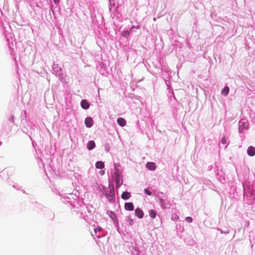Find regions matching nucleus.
<instances>
[{
	"label": "nucleus",
	"mask_w": 255,
	"mask_h": 255,
	"mask_svg": "<svg viewBox=\"0 0 255 255\" xmlns=\"http://www.w3.org/2000/svg\"><path fill=\"white\" fill-rule=\"evenodd\" d=\"M126 221L128 223L129 226H132L133 225V221L132 219H130L129 217H127Z\"/></svg>",
	"instance_id": "393cba45"
},
{
	"label": "nucleus",
	"mask_w": 255,
	"mask_h": 255,
	"mask_svg": "<svg viewBox=\"0 0 255 255\" xmlns=\"http://www.w3.org/2000/svg\"><path fill=\"white\" fill-rule=\"evenodd\" d=\"M146 167L151 170L153 171L156 169L155 163L152 162H148L146 164Z\"/></svg>",
	"instance_id": "f8f14e48"
},
{
	"label": "nucleus",
	"mask_w": 255,
	"mask_h": 255,
	"mask_svg": "<svg viewBox=\"0 0 255 255\" xmlns=\"http://www.w3.org/2000/svg\"><path fill=\"white\" fill-rule=\"evenodd\" d=\"M248 155L253 156L255 155V147L252 146H250L247 150Z\"/></svg>",
	"instance_id": "9b49d317"
},
{
	"label": "nucleus",
	"mask_w": 255,
	"mask_h": 255,
	"mask_svg": "<svg viewBox=\"0 0 255 255\" xmlns=\"http://www.w3.org/2000/svg\"><path fill=\"white\" fill-rule=\"evenodd\" d=\"M53 192H55L56 194L59 195L61 197V198L63 197V195L61 194L60 192H59V191L57 189H55V190H53Z\"/></svg>",
	"instance_id": "cd10ccee"
},
{
	"label": "nucleus",
	"mask_w": 255,
	"mask_h": 255,
	"mask_svg": "<svg viewBox=\"0 0 255 255\" xmlns=\"http://www.w3.org/2000/svg\"><path fill=\"white\" fill-rule=\"evenodd\" d=\"M110 5H109V10H110V11H111V10H112V5H114H114H115V3L112 4V2H111V0H110Z\"/></svg>",
	"instance_id": "2f4dec72"
},
{
	"label": "nucleus",
	"mask_w": 255,
	"mask_h": 255,
	"mask_svg": "<svg viewBox=\"0 0 255 255\" xmlns=\"http://www.w3.org/2000/svg\"><path fill=\"white\" fill-rule=\"evenodd\" d=\"M251 196L252 199H248V200H247V198L246 199V202L249 205L253 204V200H255V195L251 194Z\"/></svg>",
	"instance_id": "412c9836"
},
{
	"label": "nucleus",
	"mask_w": 255,
	"mask_h": 255,
	"mask_svg": "<svg viewBox=\"0 0 255 255\" xmlns=\"http://www.w3.org/2000/svg\"><path fill=\"white\" fill-rule=\"evenodd\" d=\"M185 221L188 223H191L193 221L192 218L190 217H187L185 218Z\"/></svg>",
	"instance_id": "a878e982"
},
{
	"label": "nucleus",
	"mask_w": 255,
	"mask_h": 255,
	"mask_svg": "<svg viewBox=\"0 0 255 255\" xmlns=\"http://www.w3.org/2000/svg\"><path fill=\"white\" fill-rule=\"evenodd\" d=\"M159 203L160 204L161 207L163 209H165L166 208H167V205L166 203V201L163 199H159Z\"/></svg>",
	"instance_id": "4be33fe9"
},
{
	"label": "nucleus",
	"mask_w": 255,
	"mask_h": 255,
	"mask_svg": "<svg viewBox=\"0 0 255 255\" xmlns=\"http://www.w3.org/2000/svg\"><path fill=\"white\" fill-rule=\"evenodd\" d=\"M117 123L120 126L123 127L126 124V121L123 118H118L117 119Z\"/></svg>",
	"instance_id": "dca6fc26"
},
{
	"label": "nucleus",
	"mask_w": 255,
	"mask_h": 255,
	"mask_svg": "<svg viewBox=\"0 0 255 255\" xmlns=\"http://www.w3.org/2000/svg\"><path fill=\"white\" fill-rule=\"evenodd\" d=\"M135 215L139 219H142L143 217L144 214L143 211L138 208L135 210Z\"/></svg>",
	"instance_id": "9d476101"
},
{
	"label": "nucleus",
	"mask_w": 255,
	"mask_h": 255,
	"mask_svg": "<svg viewBox=\"0 0 255 255\" xmlns=\"http://www.w3.org/2000/svg\"><path fill=\"white\" fill-rule=\"evenodd\" d=\"M93 120L90 117H87L85 119V124L87 128H90L93 125Z\"/></svg>",
	"instance_id": "6e6552de"
},
{
	"label": "nucleus",
	"mask_w": 255,
	"mask_h": 255,
	"mask_svg": "<svg viewBox=\"0 0 255 255\" xmlns=\"http://www.w3.org/2000/svg\"><path fill=\"white\" fill-rule=\"evenodd\" d=\"M239 132L240 133H242L244 130H248L249 129V123L247 119H241L239 122Z\"/></svg>",
	"instance_id": "20e7f679"
},
{
	"label": "nucleus",
	"mask_w": 255,
	"mask_h": 255,
	"mask_svg": "<svg viewBox=\"0 0 255 255\" xmlns=\"http://www.w3.org/2000/svg\"><path fill=\"white\" fill-rule=\"evenodd\" d=\"M81 107L85 110H87L89 108L90 104L86 100H82L81 102Z\"/></svg>",
	"instance_id": "2eb2a0df"
},
{
	"label": "nucleus",
	"mask_w": 255,
	"mask_h": 255,
	"mask_svg": "<svg viewBox=\"0 0 255 255\" xmlns=\"http://www.w3.org/2000/svg\"><path fill=\"white\" fill-rule=\"evenodd\" d=\"M110 5H109V10H110V11H111V10H112V5H114H114H115V3L112 4V2H111V0H110Z\"/></svg>",
	"instance_id": "72a5a7b5"
},
{
	"label": "nucleus",
	"mask_w": 255,
	"mask_h": 255,
	"mask_svg": "<svg viewBox=\"0 0 255 255\" xmlns=\"http://www.w3.org/2000/svg\"><path fill=\"white\" fill-rule=\"evenodd\" d=\"M229 91V87L228 86H225L221 91L222 95L226 97L228 95Z\"/></svg>",
	"instance_id": "6ab92c4d"
},
{
	"label": "nucleus",
	"mask_w": 255,
	"mask_h": 255,
	"mask_svg": "<svg viewBox=\"0 0 255 255\" xmlns=\"http://www.w3.org/2000/svg\"><path fill=\"white\" fill-rule=\"evenodd\" d=\"M52 73L58 77L61 81L64 82V73L62 68L55 62L52 65Z\"/></svg>",
	"instance_id": "f03ea898"
},
{
	"label": "nucleus",
	"mask_w": 255,
	"mask_h": 255,
	"mask_svg": "<svg viewBox=\"0 0 255 255\" xmlns=\"http://www.w3.org/2000/svg\"><path fill=\"white\" fill-rule=\"evenodd\" d=\"M95 166L97 169H102L104 168L105 164L103 161H98L95 163Z\"/></svg>",
	"instance_id": "f3484780"
},
{
	"label": "nucleus",
	"mask_w": 255,
	"mask_h": 255,
	"mask_svg": "<svg viewBox=\"0 0 255 255\" xmlns=\"http://www.w3.org/2000/svg\"><path fill=\"white\" fill-rule=\"evenodd\" d=\"M100 174H101V175H104V174H105V171H103H103H100Z\"/></svg>",
	"instance_id": "e433bc0d"
},
{
	"label": "nucleus",
	"mask_w": 255,
	"mask_h": 255,
	"mask_svg": "<svg viewBox=\"0 0 255 255\" xmlns=\"http://www.w3.org/2000/svg\"><path fill=\"white\" fill-rule=\"evenodd\" d=\"M122 36L125 38H128L129 35V32L128 30H125L122 32Z\"/></svg>",
	"instance_id": "b1692460"
},
{
	"label": "nucleus",
	"mask_w": 255,
	"mask_h": 255,
	"mask_svg": "<svg viewBox=\"0 0 255 255\" xmlns=\"http://www.w3.org/2000/svg\"><path fill=\"white\" fill-rule=\"evenodd\" d=\"M113 175H122V166L119 163H115Z\"/></svg>",
	"instance_id": "0eeeda50"
},
{
	"label": "nucleus",
	"mask_w": 255,
	"mask_h": 255,
	"mask_svg": "<svg viewBox=\"0 0 255 255\" xmlns=\"http://www.w3.org/2000/svg\"><path fill=\"white\" fill-rule=\"evenodd\" d=\"M107 213L108 215L110 217V218L113 220V222L114 223L117 231L119 234H121V231L119 225V221L116 217L114 212L109 210L107 211Z\"/></svg>",
	"instance_id": "39448f33"
},
{
	"label": "nucleus",
	"mask_w": 255,
	"mask_h": 255,
	"mask_svg": "<svg viewBox=\"0 0 255 255\" xmlns=\"http://www.w3.org/2000/svg\"><path fill=\"white\" fill-rule=\"evenodd\" d=\"M144 193L147 195L150 196L151 195V192L148 189L146 188L144 190Z\"/></svg>",
	"instance_id": "bb28decb"
},
{
	"label": "nucleus",
	"mask_w": 255,
	"mask_h": 255,
	"mask_svg": "<svg viewBox=\"0 0 255 255\" xmlns=\"http://www.w3.org/2000/svg\"><path fill=\"white\" fill-rule=\"evenodd\" d=\"M218 230L220 231L221 233H222V234H225L227 235V234H228L229 233V231H223L221 229H218Z\"/></svg>",
	"instance_id": "c85d7f7f"
},
{
	"label": "nucleus",
	"mask_w": 255,
	"mask_h": 255,
	"mask_svg": "<svg viewBox=\"0 0 255 255\" xmlns=\"http://www.w3.org/2000/svg\"><path fill=\"white\" fill-rule=\"evenodd\" d=\"M63 199V202H66L67 203H69L72 206H73L74 211L76 213V214L79 216V217L84 218L83 215V211L85 210V206L84 205H79V206L76 207L74 204H73V202L72 200H75V198H74V195L72 194H69L68 196H65L64 195L62 198H60L61 200Z\"/></svg>",
	"instance_id": "f257e3e1"
},
{
	"label": "nucleus",
	"mask_w": 255,
	"mask_h": 255,
	"mask_svg": "<svg viewBox=\"0 0 255 255\" xmlns=\"http://www.w3.org/2000/svg\"><path fill=\"white\" fill-rule=\"evenodd\" d=\"M105 196L110 203H112L115 202L116 197L113 185L109 186V193H106Z\"/></svg>",
	"instance_id": "7ed1b4c3"
},
{
	"label": "nucleus",
	"mask_w": 255,
	"mask_h": 255,
	"mask_svg": "<svg viewBox=\"0 0 255 255\" xmlns=\"http://www.w3.org/2000/svg\"><path fill=\"white\" fill-rule=\"evenodd\" d=\"M13 188L16 189L17 190H19L20 188V187L19 186V185L15 184L13 185Z\"/></svg>",
	"instance_id": "f704fd0d"
},
{
	"label": "nucleus",
	"mask_w": 255,
	"mask_h": 255,
	"mask_svg": "<svg viewBox=\"0 0 255 255\" xmlns=\"http://www.w3.org/2000/svg\"><path fill=\"white\" fill-rule=\"evenodd\" d=\"M125 209L127 211H133L134 210V205L131 202H126L125 203Z\"/></svg>",
	"instance_id": "1a4fd4ad"
},
{
	"label": "nucleus",
	"mask_w": 255,
	"mask_h": 255,
	"mask_svg": "<svg viewBox=\"0 0 255 255\" xmlns=\"http://www.w3.org/2000/svg\"><path fill=\"white\" fill-rule=\"evenodd\" d=\"M221 142L222 144H225L227 142V140L225 137H223L222 138Z\"/></svg>",
	"instance_id": "c756f323"
},
{
	"label": "nucleus",
	"mask_w": 255,
	"mask_h": 255,
	"mask_svg": "<svg viewBox=\"0 0 255 255\" xmlns=\"http://www.w3.org/2000/svg\"><path fill=\"white\" fill-rule=\"evenodd\" d=\"M149 215L151 218L154 219L156 217V213L154 210L151 209L149 211Z\"/></svg>",
	"instance_id": "5701e85b"
},
{
	"label": "nucleus",
	"mask_w": 255,
	"mask_h": 255,
	"mask_svg": "<svg viewBox=\"0 0 255 255\" xmlns=\"http://www.w3.org/2000/svg\"><path fill=\"white\" fill-rule=\"evenodd\" d=\"M9 121H11L12 123H14V116L11 115L9 119Z\"/></svg>",
	"instance_id": "7c9ffc66"
},
{
	"label": "nucleus",
	"mask_w": 255,
	"mask_h": 255,
	"mask_svg": "<svg viewBox=\"0 0 255 255\" xmlns=\"http://www.w3.org/2000/svg\"><path fill=\"white\" fill-rule=\"evenodd\" d=\"M110 5H109V10H110V11H111V10H112V5H114H114H115V3L112 4V2H111V0H110Z\"/></svg>",
	"instance_id": "473e14b6"
},
{
	"label": "nucleus",
	"mask_w": 255,
	"mask_h": 255,
	"mask_svg": "<svg viewBox=\"0 0 255 255\" xmlns=\"http://www.w3.org/2000/svg\"><path fill=\"white\" fill-rule=\"evenodd\" d=\"M60 0H53V1L56 4V3H58L59 2Z\"/></svg>",
	"instance_id": "c9c22d12"
},
{
	"label": "nucleus",
	"mask_w": 255,
	"mask_h": 255,
	"mask_svg": "<svg viewBox=\"0 0 255 255\" xmlns=\"http://www.w3.org/2000/svg\"><path fill=\"white\" fill-rule=\"evenodd\" d=\"M122 175H113L112 178L116 182V188H119L123 183Z\"/></svg>",
	"instance_id": "423d86ee"
},
{
	"label": "nucleus",
	"mask_w": 255,
	"mask_h": 255,
	"mask_svg": "<svg viewBox=\"0 0 255 255\" xmlns=\"http://www.w3.org/2000/svg\"><path fill=\"white\" fill-rule=\"evenodd\" d=\"M96 146V143L94 140H90L87 144V148L89 150L93 149Z\"/></svg>",
	"instance_id": "4468645a"
},
{
	"label": "nucleus",
	"mask_w": 255,
	"mask_h": 255,
	"mask_svg": "<svg viewBox=\"0 0 255 255\" xmlns=\"http://www.w3.org/2000/svg\"><path fill=\"white\" fill-rule=\"evenodd\" d=\"M97 235H104L102 233H97Z\"/></svg>",
	"instance_id": "58836bf2"
},
{
	"label": "nucleus",
	"mask_w": 255,
	"mask_h": 255,
	"mask_svg": "<svg viewBox=\"0 0 255 255\" xmlns=\"http://www.w3.org/2000/svg\"><path fill=\"white\" fill-rule=\"evenodd\" d=\"M130 196V193L127 191L123 192L121 196L122 198L125 200L128 199Z\"/></svg>",
	"instance_id": "a211bd4d"
},
{
	"label": "nucleus",
	"mask_w": 255,
	"mask_h": 255,
	"mask_svg": "<svg viewBox=\"0 0 255 255\" xmlns=\"http://www.w3.org/2000/svg\"><path fill=\"white\" fill-rule=\"evenodd\" d=\"M133 28H136V29H138V28H139V26H136V27H135V26H132L131 27V29Z\"/></svg>",
	"instance_id": "4c0bfd02"
},
{
	"label": "nucleus",
	"mask_w": 255,
	"mask_h": 255,
	"mask_svg": "<svg viewBox=\"0 0 255 255\" xmlns=\"http://www.w3.org/2000/svg\"><path fill=\"white\" fill-rule=\"evenodd\" d=\"M131 253L132 255H140V252L139 250L137 247H133L131 251Z\"/></svg>",
	"instance_id": "aec40b11"
},
{
	"label": "nucleus",
	"mask_w": 255,
	"mask_h": 255,
	"mask_svg": "<svg viewBox=\"0 0 255 255\" xmlns=\"http://www.w3.org/2000/svg\"><path fill=\"white\" fill-rule=\"evenodd\" d=\"M103 231V229L101 227H97L94 229V232L95 234V236L97 238H101V237L104 236V235H97V233H102Z\"/></svg>",
	"instance_id": "ddd939ff"
}]
</instances>
